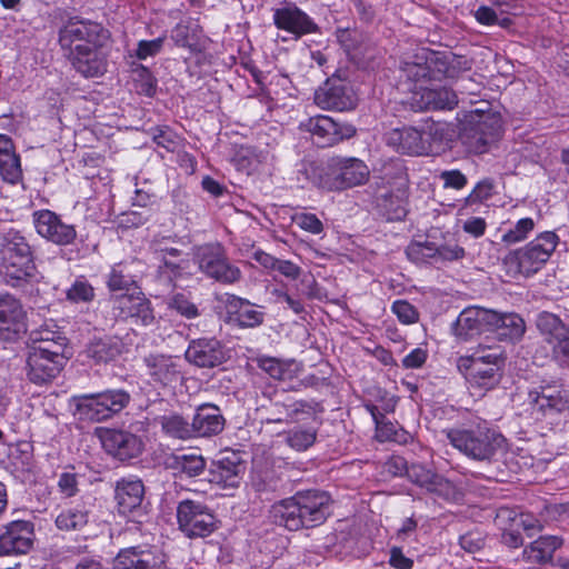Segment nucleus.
<instances>
[{
    "mask_svg": "<svg viewBox=\"0 0 569 569\" xmlns=\"http://www.w3.org/2000/svg\"><path fill=\"white\" fill-rule=\"evenodd\" d=\"M109 31L92 21H70L59 32V43L68 52L72 67L86 78L107 71L104 46Z\"/></svg>",
    "mask_w": 569,
    "mask_h": 569,
    "instance_id": "1",
    "label": "nucleus"
},
{
    "mask_svg": "<svg viewBox=\"0 0 569 569\" xmlns=\"http://www.w3.org/2000/svg\"><path fill=\"white\" fill-rule=\"evenodd\" d=\"M332 499L321 490L299 491L276 502L270 510L274 523L291 531L322 525L331 513Z\"/></svg>",
    "mask_w": 569,
    "mask_h": 569,
    "instance_id": "2",
    "label": "nucleus"
},
{
    "mask_svg": "<svg viewBox=\"0 0 569 569\" xmlns=\"http://www.w3.org/2000/svg\"><path fill=\"white\" fill-rule=\"evenodd\" d=\"M446 138V124L430 119L419 127H403L387 134V143L396 151L409 156H426L438 150Z\"/></svg>",
    "mask_w": 569,
    "mask_h": 569,
    "instance_id": "3",
    "label": "nucleus"
},
{
    "mask_svg": "<svg viewBox=\"0 0 569 569\" xmlns=\"http://www.w3.org/2000/svg\"><path fill=\"white\" fill-rule=\"evenodd\" d=\"M131 401L123 389H107L96 393H81L69 399V408L80 420L101 422L121 412Z\"/></svg>",
    "mask_w": 569,
    "mask_h": 569,
    "instance_id": "4",
    "label": "nucleus"
},
{
    "mask_svg": "<svg viewBox=\"0 0 569 569\" xmlns=\"http://www.w3.org/2000/svg\"><path fill=\"white\" fill-rule=\"evenodd\" d=\"M558 240L555 232H542L526 247L509 253L505 259L506 264L522 274L530 276L549 260Z\"/></svg>",
    "mask_w": 569,
    "mask_h": 569,
    "instance_id": "5",
    "label": "nucleus"
},
{
    "mask_svg": "<svg viewBox=\"0 0 569 569\" xmlns=\"http://www.w3.org/2000/svg\"><path fill=\"white\" fill-rule=\"evenodd\" d=\"M2 259L6 274L14 280L33 276L32 252L26 238L18 231L9 230L3 236Z\"/></svg>",
    "mask_w": 569,
    "mask_h": 569,
    "instance_id": "6",
    "label": "nucleus"
},
{
    "mask_svg": "<svg viewBox=\"0 0 569 569\" xmlns=\"http://www.w3.org/2000/svg\"><path fill=\"white\" fill-rule=\"evenodd\" d=\"M536 327L543 340L551 346L552 356L559 365L569 367V326L557 315L538 313Z\"/></svg>",
    "mask_w": 569,
    "mask_h": 569,
    "instance_id": "7",
    "label": "nucleus"
},
{
    "mask_svg": "<svg viewBox=\"0 0 569 569\" xmlns=\"http://www.w3.org/2000/svg\"><path fill=\"white\" fill-rule=\"evenodd\" d=\"M481 119L465 122V147L470 152L483 153L501 137L502 121L499 113H487Z\"/></svg>",
    "mask_w": 569,
    "mask_h": 569,
    "instance_id": "8",
    "label": "nucleus"
},
{
    "mask_svg": "<svg viewBox=\"0 0 569 569\" xmlns=\"http://www.w3.org/2000/svg\"><path fill=\"white\" fill-rule=\"evenodd\" d=\"M179 528L188 537H207L217 528L213 513L201 502L183 500L177 508Z\"/></svg>",
    "mask_w": 569,
    "mask_h": 569,
    "instance_id": "9",
    "label": "nucleus"
},
{
    "mask_svg": "<svg viewBox=\"0 0 569 569\" xmlns=\"http://www.w3.org/2000/svg\"><path fill=\"white\" fill-rule=\"evenodd\" d=\"M300 128L312 136L315 143L321 148L332 147L356 134L350 123L337 122L333 118L318 114L300 123Z\"/></svg>",
    "mask_w": 569,
    "mask_h": 569,
    "instance_id": "10",
    "label": "nucleus"
},
{
    "mask_svg": "<svg viewBox=\"0 0 569 569\" xmlns=\"http://www.w3.org/2000/svg\"><path fill=\"white\" fill-rule=\"evenodd\" d=\"M51 348L31 347L28 356V376L36 383L53 379L62 369L66 357L60 345Z\"/></svg>",
    "mask_w": 569,
    "mask_h": 569,
    "instance_id": "11",
    "label": "nucleus"
},
{
    "mask_svg": "<svg viewBox=\"0 0 569 569\" xmlns=\"http://www.w3.org/2000/svg\"><path fill=\"white\" fill-rule=\"evenodd\" d=\"M196 258L199 270L218 281L233 283L241 277L239 268L227 261L219 246L200 247Z\"/></svg>",
    "mask_w": 569,
    "mask_h": 569,
    "instance_id": "12",
    "label": "nucleus"
},
{
    "mask_svg": "<svg viewBox=\"0 0 569 569\" xmlns=\"http://www.w3.org/2000/svg\"><path fill=\"white\" fill-rule=\"evenodd\" d=\"M32 221L37 233L54 244L68 246L72 243L77 237L74 226L63 222L61 218L51 210L43 209L34 211Z\"/></svg>",
    "mask_w": 569,
    "mask_h": 569,
    "instance_id": "13",
    "label": "nucleus"
},
{
    "mask_svg": "<svg viewBox=\"0 0 569 569\" xmlns=\"http://www.w3.org/2000/svg\"><path fill=\"white\" fill-rule=\"evenodd\" d=\"M505 438L479 423L476 430H465V455L475 460H488L502 447Z\"/></svg>",
    "mask_w": 569,
    "mask_h": 569,
    "instance_id": "14",
    "label": "nucleus"
},
{
    "mask_svg": "<svg viewBox=\"0 0 569 569\" xmlns=\"http://www.w3.org/2000/svg\"><path fill=\"white\" fill-rule=\"evenodd\" d=\"M114 305L120 315L136 326L149 327L156 321L151 302L138 287H133L129 293L117 296Z\"/></svg>",
    "mask_w": 569,
    "mask_h": 569,
    "instance_id": "15",
    "label": "nucleus"
},
{
    "mask_svg": "<svg viewBox=\"0 0 569 569\" xmlns=\"http://www.w3.org/2000/svg\"><path fill=\"white\" fill-rule=\"evenodd\" d=\"M436 81L428 86H420L411 96V106L417 110H452L459 103L455 91L445 86H438Z\"/></svg>",
    "mask_w": 569,
    "mask_h": 569,
    "instance_id": "16",
    "label": "nucleus"
},
{
    "mask_svg": "<svg viewBox=\"0 0 569 569\" xmlns=\"http://www.w3.org/2000/svg\"><path fill=\"white\" fill-rule=\"evenodd\" d=\"M532 411L542 417L569 411V395L565 389L549 385L540 386L529 392Z\"/></svg>",
    "mask_w": 569,
    "mask_h": 569,
    "instance_id": "17",
    "label": "nucleus"
},
{
    "mask_svg": "<svg viewBox=\"0 0 569 569\" xmlns=\"http://www.w3.org/2000/svg\"><path fill=\"white\" fill-rule=\"evenodd\" d=\"M102 447L120 460L134 458L142 451L141 439L128 431L106 429L100 432Z\"/></svg>",
    "mask_w": 569,
    "mask_h": 569,
    "instance_id": "18",
    "label": "nucleus"
},
{
    "mask_svg": "<svg viewBox=\"0 0 569 569\" xmlns=\"http://www.w3.org/2000/svg\"><path fill=\"white\" fill-rule=\"evenodd\" d=\"M33 538V525L30 521H12L0 536V551L4 555L26 553L31 549Z\"/></svg>",
    "mask_w": 569,
    "mask_h": 569,
    "instance_id": "19",
    "label": "nucleus"
},
{
    "mask_svg": "<svg viewBox=\"0 0 569 569\" xmlns=\"http://www.w3.org/2000/svg\"><path fill=\"white\" fill-rule=\"evenodd\" d=\"M316 104L323 110L346 111L353 109L356 99L351 90L342 82L328 80L315 93Z\"/></svg>",
    "mask_w": 569,
    "mask_h": 569,
    "instance_id": "20",
    "label": "nucleus"
},
{
    "mask_svg": "<svg viewBox=\"0 0 569 569\" xmlns=\"http://www.w3.org/2000/svg\"><path fill=\"white\" fill-rule=\"evenodd\" d=\"M273 23L278 29L291 33L295 39L317 32L318 30V26L312 18L297 6H287L277 9L273 12Z\"/></svg>",
    "mask_w": 569,
    "mask_h": 569,
    "instance_id": "21",
    "label": "nucleus"
},
{
    "mask_svg": "<svg viewBox=\"0 0 569 569\" xmlns=\"http://www.w3.org/2000/svg\"><path fill=\"white\" fill-rule=\"evenodd\" d=\"M26 311L19 299L0 293V337L11 339L26 330Z\"/></svg>",
    "mask_w": 569,
    "mask_h": 569,
    "instance_id": "22",
    "label": "nucleus"
},
{
    "mask_svg": "<svg viewBox=\"0 0 569 569\" xmlns=\"http://www.w3.org/2000/svg\"><path fill=\"white\" fill-rule=\"evenodd\" d=\"M401 73L409 81L413 82L411 93L419 90L420 86H428L432 81L441 79L443 71L437 68L433 53L429 56H417L413 61H405L401 64Z\"/></svg>",
    "mask_w": 569,
    "mask_h": 569,
    "instance_id": "23",
    "label": "nucleus"
},
{
    "mask_svg": "<svg viewBox=\"0 0 569 569\" xmlns=\"http://www.w3.org/2000/svg\"><path fill=\"white\" fill-rule=\"evenodd\" d=\"M186 359L197 367L212 368L223 362L226 353L219 340L200 338L189 343Z\"/></svg>",
    "mask_w": 569,
    "mask_h": 569,
    "instance_id": "24",
    "label": "nucleus"
},
{
    "mask_svg": "<svg viewBox=\"0 0 569 569\" xmlns=\"http://www.w3.org/2000/svg\"><path fill=\"white\" fill-rule=\"evenodd\" d=\"M163 562L147 548L128 547L120 549L112 562V569H162Z\"/></svg>",
    "mask_w": 569,
    "mask_h": 569,
    "instance_id": "25",
    "label": "nucleus"
},
{
    "mask_svg": "<svg viewBox=\"0 0 569 569\" xmlns=\"http://www.w3.org/2000/svg\"><path fill=\"white\" fill-rule=\"evenodd\" d=\"M228 321L241 328H252L263 321V313L248 300L233 295L224 299Z\"/></svg>",
    "mask_w": 569,
    "mask_h": 569,
    "instance_id": "26",
    "label": "nucleus"
},
{
    "mask_svg": "<svg viewBox=\"0 0 569 569\" xmlns=\"http://www.w3.org/2000/svg\"><path fill=\"white\" fill-rule=\"evenodd\" d=\"M333 168L339 172L340 189L365 183L370 174L368 166L357 158H333Z\"/></svg>",
    "mask_w": 569,
    "mask_h": 569,
    "instance_id": "27",
    "label": "nucleus"
},
{
    "mask_svg": "<svg viewBox=\"0 0 569 569\" xmlns=\"http://www.w3.org/2000/svg\"><path fill=\"white\" fill-rule=\"evenodd\" d=\"M224 419L217 406L204 403L200 406L192 420L194 437H210L222 431Z\"/></svg>",
    "mask_w": 569,
    "mask_h": 569,
    "instance_id": "28",
    "label": "nucleus"
},
{
    "mask_svg": "<svg viewBox=\"0 0 569 569\" xmlns=\"http://www.w3.org/2000/svg\"><path fill=\"white\" fill-rule=\"evenodd\" d=\"M0 176L10 184H17L22 179L20 157L12 140L6 134H0Z\"/></svg>",
    "mask_w": 569,
    "mask_h": 569,
    "instance_id": "29",
    "label": "nucleus"
},
{
    "mask_svg": "<svg viewBox=\"0 0 569 569\" xmlns=\"http://www.w3.org/2000/svg\"><path fill=\"white\" fill-rule=\"evenodd\" d=\"M470 396L477 400L485 396L486 391L498 382V371L500 365H468Z\"/></svg>",
    "mask_w": 569,
    "mask_h": 569,
    "instance_id": "30",
    "label": "nucleus"
},
{
    "mask_svg": "<svg viewBox=\"0 0 569 569\" xmlns=\"http://www.w3.org/2000/svg\"><path fill=\"white\" fill-rule=\"evenodd\" d=\"M144 495V487L139 479H122L116 487V500L119 512L127 515L140 507Z\"/></svg>",
    "mask_w": 569,
    "mask_h": 569,
    "instance_id": "31",
    "label": "nucleus"
},
{
    "mask_svg": "<svg viewBox=\"0 0 569 569\" xmlns=\"http://www.w3.org/2000/svg\"><path fill=\"white\" fill-rule=\"evenodd\" d=\"M492 332H496L500 340L517 342L522 339L526 332V322L516 312L499 313L495 311Z\"/></svg>",
    "mask_w": 569,
    "mask_h": 569,
    "instance_id": "32",
    "label": "nucleus"
},
{
    "mask_svg": "<svg viewBox=\"0 0 569 569\" xmlns=\"http://www.w3.org/2000/svg\"><path fill=\"white\" fill-rule=\"evenodd\" d=\"M495 310L468 306L465 307V341L468 338L492 332Z\"/></svg>",
    "mask_w": 569,
    "mask_h": 569,
    "instance_id": "33",
    "label": "nucleus"
},
{
    "mask_svg": "<svg viewBox=\"0 0 569 569\" xmlns=\"http://www.w3.org/2000/svg\"><path fill=\"white\" fill-rule=\"evenodd\" d=\"M303 173L307 180L320 189L328 191L341 190L339 172L333 168V158H331L326 164H306Z\"/></svg>",
    "mask_w": 569,
    "mask_h": 569,
    "instance_id": "34",
    "label": "nucleus"
},
{
    "mask_svg": "<svg viewBox=\"0 0 569 569\" xmlns=\"http://www.w3.org/2000/svg\"><path fill=\"white\" fill-rule=\"evenodd\" d=\"M148 373L154 381L168 385L179 376V369L172 357L163 355H149L144 358Z\"/></svg>",
    "mask_w": 569,
    "mask_h": 569,
    "instance_id": "35",
    "label": "nucleus"
},
{
    "mask_svg": "<svg viewBox=\"0 0 569 569\" xmlns=\"http://www.w3.org/2000/svg\"><path fill=\"white\" fill-rule=\"evenodd\" d=\"M243 466L228 457L214 463L211 471V481L223 488H236L240 485Z\"/></svg>",
    "mask_w": 569,
    "mask_h": 569,
    "instance_id": "36",
    "label": "nucleus"
},
{
    "mask_svg": "<svg viewBox=\"0 0 569 569\" xmlns=\"http://www.w3.org/2000/svg\"><path fill=\"white\" fill-rule=\"evenodd\" d=\"M562 545L557 536H543L530 543L525 550V558L532 563H546L552 559L555 551Z\"/></svg>",
    "mask_w": 569,
    "mask_h": 569,
    "instance_id": "37",
    "label": "nucleus"
},
{
    "mask_svg": "<svg viewBox=\"0 0 569 569\" xmlns=\"http://www.w3.org/2000/svg\"><path fill=\"white\" fill-rule=\"evenodd\" d=\"M89 518L87 506L78 503L63 508L56 518V526L63 531L81 530L89 523Z\"/></svg>",
    "mask_w": 569,
    "mask_h": 569,
    "instance_id": "38",
    "label": "nucleus"
},
{
    "mask_svg": "<svg viewBox=\"0 0 569 569\" xmlns=\"http://www.w3.org/2000/svg\"><path fill=\"white\" fill-rule=\"evenodd\" d=\"M508 521H512L513 527L522 529L529 537L542 529L541 522L535 516L517 512L509 508H500L496 516L497 526L507 525Z\"/></svg>",
    "mask_w": 569,
    "mask_h": 569,
    "instance_id": "39",
    "label": "nucleus"
},
{
    "mask_svg": "<svg viewBox=\"0 0 569 569\" xmlns=\"http://www.w3.org/2000/svg\"><path fill=\"white\" fill-rule=\"evenodd\" d=\"M318 427L316 425H299L286 433V443L295 451L302 452L312 447L317 440Z\"/></svg>",
    "mask_w": 569,
    "mask_h": 569,
    "instance_id": "40",
    "label": "nucleus"
},
{
    "mask_svg": "<svg viewBox=\"0 0 569 569\" xmlns=\"http://www.w3.org/2000/svg\"><path fill=\"white\" fill-rule=\"evenodd\" d=\"M121 352L119 341L111 338L93 340L87 348L88 357L97 363L109 362L116 359Z\"/></svg>",
    "mask_w": 569,
    "mask_h": 569,
    "instance_id": "41",
    "label": "nucleus"
},
{
    "mask_svg": "<svg viewBox=\"0 0 569 569\" xmlns=\"http://www.w3.org/2000/svg\"><path fill=\"white\" fill-rule=\"evenodd\" d=\"M159 277L161 279L173 282L192 274L191 262L189 259H170L167 256L161 258V264L158 269Z\"/></svg>",
    "mask_w": 569,
    "mask_h": 569,
    "instance_id": "42",
    "label": "nucleus"
},
{
    "mask_svg": "<svg viewBox=\"0 0 569 569\" xmlns=\"http://www.w3.org/2000/svg\"><path fill=\"white\" fill-rule=\"evenodd\" d=\"M258 366L271 378L278 380L291 379L296 375L297 363L293 360L283 361L271 357H260Z\"/></svg>",
    "mask_w": 569,
    "mask_h": 569,
    "instance_id": "43",
    "label": "nucleus"
},
{
    "mask_svg": "<svg viewBox=\"0 0 569 569\" xmlns=\"http://www.w3.org/2000/svg\"><path fill=\"white\" fill-rule=\"evenodd\" d=\"M172 466L174 469L186 475L187 477H197L204 470L206 462L199 455L181 453L173 457Z\"/></svg>",
    "mask_w": 569,
    "mask_h": 569,
    "instance_id": "44",
    "label": "nucleus"
},
{
    "mask_svg": "<svg viewBox=\"0 0 569 569\" xmlns=\"http://www.w3.org/2000/svg\"><path fill=\"white\" fill-rule=\"evenodd\" d=\"M406 254L415 263H427L432 259H437L438 256H442L440 251L432 242H411L407 249Z\"/></svg>",
    "mask_w": 569,
    "mask_h": 569,
    "instance_id": "45",
    "label": "nucleus"
},
{
    "mask_svg": "<svg viewBox=\"0 0 569 569\" xmlns=\"http://www.w3.org/2000/svg\"><path fill=\"white\" fill-rule=\"evenodd\" d=\"M472 352L465 357L469 365H501V352L498 347L479 343L477 348H469Z\"/></svg>",
    "mask_w": 569,
    "mask_h": 569,
    "instance_id": "46",
    "label": "nucleus"
},
{
    "mask_svg": "<svg viewBox=\"0 0 569 569\" xmlns=\"http://www.w3.org/2000/svg\"><path fill=\"white\" fill-rule=\"evenodd\" d=\"M162 429L167 435L178 439H189L194 437L192 423L190 425L180 416L163 417Z\"/></svg>",
    "mask_w": 569,
    "mask_h": 569,
    "instance_id": "47",
    "label": "nucleus"
},
{
    "mask_svg": "<svg viewBox=\"0 0 569 569\" xmlns=\"http://www.w3.org/2000/svg\"><path fill=\"white\" fill-rule=\"evenodd\" d=\"M535 221L531 218L520 219L513 228L503 233L502 242L507 244H515L528 238V234L533 230Z\"/></svg>",
    "mask_w": 569,
    "mask_h": 569,
    "instance_id": "48",
    "label": "nucleus"
},
{
    "mask_svg": "<svg viewBox=\"0 0 569 569\" xmlns=\"http://www.w3.org/2000/svg\"><path fill=\"white\" fill-rule=\"evenodd\" d=\"M366 408L375 421L377 438L381 441L393 439V426L385 421V415L380 411V409L375 405H366Z\"/></svg>",
    "mask_w": 569,
    "mask_h": 569,
    "instance_id": "49",
    "label": "nucleus"
},
{
    "mask_svg": "<svg viewBox=\"0 0 569 569\" xmlns=\"http://www.w3.org/2000/svg\"><path fill=\"white\" fill-rule=\"evenodd\" d=\"M292 222L311 234H320L323 231V223L315 213L297 212L292 216Z\"/></svg>",
    "mask_w": 569,
    "mask_h": 569,
    "instance_id": "50",
    "label": "nucleus"
},
{
    "mask_svg": "<svg viewBox=\"0 0 569 569\" xmlns=\"http://www.w3.org/2000/svg\"><path fill=\"white\" fill-rule=\"evenodd\" d=\"M166 39V36H161L152 40H140L137 44L134 57L139 60H146L159 54L163 48Z\"/></svg>",
    "mask_w": 569,
    "mask_h": 569,
    "instance_id": "51",
    "label": "nucleus"
},
{
    "mask_svg": "<svg viewBox=\"0 0 569 569\" xmlns=\"http://www.w3.org/2000/svg\"><path fill=\"white\" fill-rule=\"evenodd\" d=\"M33 345L31 347L51 348L50 345H60L62 350L66 347V338L49 329H40L31 335Z\"/></svg>",
    "mask_w": 569,
    "mask_h": 569,
    "instance_id": "52",
    "label": "nucleus"
},
{
    "mask_svg": "<svg viewBox=\"0 0 569 569\" xmlns=\"http://www.w3.org/2000/svg\"><path fill=\"white\" fill-rule=\"evenodd\" d=\"M391 311L402 325H413L419 320L417 309L406 300H396L391 306Z\"/></svg>",
    "mask_w": 569,
    "mask_h": 569,
    "instance_id": "53",
    "label": "nucleus"
},
{
    "mask_svg": "<svg viewBox=\"0 0 569 569\" xmlns=\"http://www.w3.org/2000/svg\"><path fill=\"white\" fill-rule=\"evenodd\" d=\"M171 39L178 47L192 48L196 44V28L179 23L172 29Z\"/></svg>",
    "mask_w": 569,
    "mask_h": 569,
    "instance_id": "54",
    "label": "nucleus"
},
{
    "mask_svg": "<svg viewBox=\"0 0 569 569\" xmlns=\"http://www.w3.org/2000/svg\"><path fill=\"white\" fill-rule=\"evenodd\" d=\"M93 296V288L83 280H77L67 291V298L72 302H88Z\"/></svg>",
    "mask_w": 569,
    "mask_h": 569,
    "instance_id": "55",
    "label": "nucleus"
},
{
    "mask_svg": "<svg viewBox=\"0 0 569 569\" xmlns=\"http://www.w3.org/2000/svg\"><path fill=\"white\" fill-rule=\"evenodd\" d=\"M409 477L420 487L432 490L436 485L437 476L423 466H412L409 471Z\"/></svg>",
    "mask_w": 569,
    "mask_h": 569,
    "instance_id": "56",
    "label": "nucleus"
},
{
    "mask_svg": "<svg viewBox=\"0 0 569 569\" xmlns=\"http://www.w3.org/2000/svg\"><path fill=\"white\" fill-rule=\"evenodd\" d=\"M169 307L188 319L196 318L199 315L196 305L190 302L182 293L173 296L169 302Z\"/></svg>",
    "mask_w": 569,
    "mask_h": 569,
    "instance_id": "57",
    "label": "nucleus"
},
{
    "mask_svg": "<svg viewBox=\"0 0 569 569\" xmlns=\"http://www.w3.org/2000/svg\"><path fill=\"white\" fill-rule=\"evenodd\" d=\"M107 283L111 291H126L124 293L131 292L132 288L136 287L133 281L118 268L111 269Z\"/></svg>",
    "mask_w": 569,
    "mask_h": 569,
    "instance_id": "58",
    "label": "nucleus"
},
{
    "mask_svg": "<svg viewBox=\"0 0 569 569\" xmlns=\"http://www.w3.org/2000/svg\"><path fill=\"white\" fill-rule=\"evenodd\" d=\"M493 184L489 179H485L477 183L471 193L465 198V206L472 202H481L492 194Z\"/></svg>",
    "mask_w": 569,
    "mask_h": 569,
    "instance_id": "59",
    "label": "nucleus"
},
{
    "mask_svg": "<svg viewBox=\"0 0 569 569\" xmlns=\"http://www.w3.org/2000/svg\"><path fill=\"white\" fill-rule=\"evenodd\" d=\"M470 109H467L465 106V122L472 119H481V116H485L487 113H497L496 111L491 110L490 103L486 100L481 101H473L470 99L469 101Z\"/></svg>",
    "mask_w": 569,
    "mask_h": 569,
    "instance_id": "60",
    "label": "nucleus"
},
{
    "mask_svg": "<svg viewBox=\"0 0 569 569\" xmlns=\"http://www.w3.org/2000/svg\"><path fill=\"white\" fill-rule=\"evenodd\" d=\"M58 488L66 497H72L78 491V478L76 473L63 472L58 480Z\"/></svg>",
    "mask_w": 569,
    "mask_h": 569,
    "instance_id": "61",
    "label": "nucleus"
},
{
    "mask_svg": "<svg viewBox=\"0 0 569 569\" xmlns=\"http://www.w3.org/2000/svg\"><path fill=\"white\" fill-rule=\"evenodd\" d=\"M502 531L503 542L512 548H517L522 545V537L520 535V529L513 527L512 521H508L507 525L498 526Z\"/></svg>",
    "mask_w": 569,
    "mask_h": 569,
    "instance_id": "62",
    "label": "nucleus"
},
{
    "mask_svg": "<svg viewBox=\"0 0 569 569\" xmlns=\"http://www.w3.org/2000/svg\"><path fill=\"white\" fill-rule=\"evenodd\" d=\"M428 358L427 350L422 348H416L412 351H410L403 359H402V366L406 369H417L423 366Z\"/></svg>",
    "mask_w": 569,
    "mask_h": 569,
    "instance_id": "63",
    "label": "nucleus"
},
{
    "mask_svg": "<svg viewBox=\"0 0 569 569\" xmlns=\"http://www.w3.org/2000/svg\"><path fill=\"white\" fill-rule=\"evenodd\" d=\"M389 563L396 569H411L413 566L412 559L406 557L398 547L391 548Z\"/></svg>",
    "mask_w": 569,
    "mask_h": 569,
    "instance_id": "64",
    "label": "nucleus"
}]
</instances>
